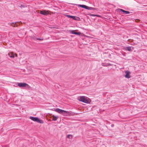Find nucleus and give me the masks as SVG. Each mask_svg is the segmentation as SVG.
<instances>
[{
	"instance_id": "nucleus-1",
	"label": "nucleus",
	"mask_w": 147,
	"mask_h": 147,
	"mask_svg": "<svg viewBox=\"0 0 147 147\" xmlns=\"http://www.w3.org/2000/svg\"><path fill=\"white\" fill-rule=\"evenodd\" d=\"M55 111L60 114H63L64 115L66 116L67 115H69L70 114V113L68 111H65L59 108L56 109Z\"/></svg>"
},
{
	"instance_id": "nucleus-2",
	"label": "nucleus",
	"mask_w": 147,
	"mask_h": 147,
	"mask_svg": "<svg viewBox=\"0 0 147 147\" xmlns=\"http://www.w3.org/2000/svg\"><path fill=\"white\" fill-rule=\"evenodd\" d=\"M78 99L80 101L86 103H89L88 100L85 96H80L78 98Z\"/></svg>"
},
{
	"instance_id": "nucleus-3",
	"label": "nucleus",
	"mask_w": 147,
	"mask_h": 147,
	"mask_svg": "<svg viewBox=\"0 0 147 147\" xmlns=\"http://www.w3.org/2000/svg\"><path fill=\"white\" fill-rule=\"evenodd\" d=\"M49 11L48 10H44L40 11V13L45 16L48 15L49 14Z\"/></svg>"
},
{
	"instance_id": "nucleus-4",
	"label": "nucleus",
	"mask_w": 147,
	"mask_h": 147,
	"mask_svg": "<svg viewBox=\"0 0 147 147\" xmlns=\"http://www.w3.org/2000/svg\"><path fill=\"white\" fill-rule=\"evenodd\" d=\"M18 86L19 87H25L28 85L25 83H18Z\"/></svg>"
},
{
	"instance_id": "nucleus-5",
	"label": "nucleus",
	"mask_w": 147,
	"mask_h": 147,
	"mask_svg": "<svg viewBox=\"0 0 147 147\" xmlns=\"http://www.w3.org/2000/svg\"><path fill=\"white\" fill-rule=\"evenodd\" d=\"M125 77L126 78H130L131 76L130 75V72L129 71H126L125 72Z\"/></svg>"
},
{
	"instance_id": "nucleus-6",
	"label": "nucleus",
	"mask_w": 147,
	"mask_h": 147,
	"mask_svg": "<svg viewBox=\"0 0 147 147\" xmlns=\"http://www.w3.org/2000/svg\"><path fill=\"white\" fill-rule=\"evenodd\" d=\"M29 118L32 121L36 122H37L38 119V118L37 117H33L32 116H30Z\"/></svg>"
},
{
	"instance_id": "nucleus-7",
	"label": "nucleus",
	"mask_w": 147,
	"mask_h": 147,
	"mask_svg": "<svg viewBox=\"0 0 147 147\" xmlns=\"http://www.w3.org/2000/svg\"><path fill=\"white\" fill-rule=\"evenodd\" d=\"M71 33L73 34L77 35H80L81 34V33L80 32H77L75 31L74 30H72L71 32Z\"/></svg>"
},
{
	"instance_id": "nucleus-8",
	"label": "nucleus",
	"mask_w": 147,
	"mask_h": 147,
	"mask_svg": "<svg viewBox=\"0 0 147 147\" xmlns=\"http://www.w3.org/2000/svg\"><path fill=\"white\" fill-rule=\"evenodd\" d=\"M78 6L79 7H81L82 8H84L86 9H88V6H87L86 5H78Z\"/></svg>"
},
{
	"instance_id": "nucleus-9",
	"label": "nucleus",
	"mask_w": 147,
	"mask_h": 147,
	"mask_svg": "<svg viewBox=\"0 0 147 147\" xmlns=\"http://www.w3.org/2000/svg\"><path fill=\"white\" fill-rule=\"evenodd\" d=\"M66 16L69 18H71L75 20H77L76 17L74 16H70L69 15H66Z\"/></svg>"
},
{
	"instance_id": "nucleus-10",
	"label": "nucleus",
	"mask_w": 147,
	"mask_h": 147,
	"mask_svg": "<svg viewBox=\"0 0 147 147\" xmlns=\"http://www.w3.org/2000/svg\"><path fill=\"white\" fill-rule=\"evenodd\" d=\"M119 10L123 12L125 14H129L130 13V12L128 11H126L124 10H123L122 9H119Z\"/></svg>"
},
{
	"instance_id": "nucleus-11",
	"label": "nucleus",
	"mask_w": 147,
	"mask_h": 147,
	"mask_svg": "<svg viewBox=\"0 0 147 147\" xmlns=\"http://www.w3.org/2000/svg\"><path fill=\"white\" fill-rule=\"evenodd\" d=\"M9 56L11 58H14V54L13 53H10L8 54Z\"/></svg>"
},
{
	"instance_id": "nucleus-12",
	"label": "nucleus",
	"mask_w": 147,
	"mask_h": 147,
	"mask_svg": "<svg viewBox=\"0 0 147 147\" xmlns=\"http://www.w3.org/2000/svg\"><path fill=\"white\" fill-rule=\"evenodd\" d=\"M125 49L129 51H131V47H125Z\"/></svg>"
},
{
	"instance_id": "nucleus-13",
	"label": "nucleus",
	"mask_w": 147,
	"mask_h": 147,
	"mask_svg": "<svg viewBox=\"0 0 147 147\" xmlns=\"http://www.w3.org/2000/svg\"><path fill=\"white\" fill-rule=\"evenodd\" d=\"M88 9V10H96V8H95L88 7V9Z\"/></svg>"
},
{
	"instance_id": "nucleus-14",
	"label": "nucleus",
	"mask_w": 147,
	"mask_h": 147,
	"mask_svg": "<svg viewBox=\"0 0 147 147\" xmlns=\"http://www.w3.org/2000/svg\"><path fill=\"white\" fill-rule=\"evenodd\" d=\"M37 122L41 124H42L44 123L43 121L42 120L38 118V119Z\"/></svg>"
},
{
	"instance_id": "nucleus-15",
	"label": "nucleus",
	"mask_w": 147,
	"mask_h": 147,
	"mask_svg": "<svg viewBox=\"0 0 147 147\" xmlns=\"http://www.w3.org/2000/svg\"><path fill=\"white\" fill-rule=\"evenodd\" d=\"M57 117L56 116H54L52 119V120L53 121H55L57 120Z\"/></svg>"
},
{
	"instance_id": "nucleus-16",
	"label": "nucleus",
	"mask_w": 147,
	"mask_h": 147,
	"mask_svg": "<svg viewBox=\"0 0 147 147\" xmlns=\"http://www.w3.org/2000/svg\"><path fill=\"white\" fill-rule=\"evenodd\" d=\"M35 40H43V38L41 39V38H36V39H35Z\"/></svg>"
},
{
	"instance_id": "nucleus-17",
	"label": "nucleus",
	"mask_w": 147,
	"mask_h": 147,
	"mask_svg": "<svg viewBox=\"0 0 147 147\" xmlns=\"http://www.w3.org/2000/svg\"><path fill=\"white\" fill-rule=\"evenodd\" d=\"M71 136V135H67V138H69V136Z\"/></svg>"
},
{
	"instance_id": "nucleus-18",
	"label": "nucleus",
	"mask_w": 147,
	"mask_h": 147,
	"mask_svg": "<svg viewBox=\"0 0 147 147\" xmlns=\"http://www.w3.org/2000/svg\"><path fill=\"white\" fill-rule=\"evenodd\" d=\"M91 16H95V15H94V14H92L91 15Z\"/></svg>"
},
{
	"instance_id": "nucleus-19",
	"label": "nucleus",
	"mask_w": 147,
	"mask_h": 147,
	"mask_svg": "<svg viewBox=\"0 0 147 147\" xmlns=\"http://www.w3.org/2000/svg\"><path fill=\"white\" fill-rule=\"evenodd\" d=\"M13 22H12V23H10V25H12V24H13Z\"/></svg>"
},
{
	"instance_id": "nucleus-20",
	"label": "nucleus",
	"mask_w": 147,
	"mask_h": 147,
	"mask_svg": "<svg viewBox=\"0 0 147 147\" xmlns=\"http://www.w3.org/2000/svg\"><path fill=\"white\" fill-rule=\"evenodd\" d=\"M102 65L103 66H106V65H104L103 63H102Z\"/></svg>"
},
{
	"instance_id": "nucleus-21",
	"label": "nucleus",
	"mask_w": 147,
	"mask_h": 147,
	"mask_svg": "<svg viewBox=\"0 0 147 147\" xmlns=\"http://www.w3.org/2000/svg\"><path fill=\"white\" fill-rule=\"evenodd\" d=\"M113 125H111L112 127H113Z\"/></svg>"
},
{
	"instance_id": "nucleus-22",
	"label": "nucleus",
	"mask_w": 147,
	"mask_h": 147,
	"mask_svg": "<svg viewBox=\"0 0 147 147\" xmlns=\"http://www.w3.org/2000/svg\"><path fill=\"white\" fill-rule=\"evenodd\" d=\"M15 55H16V54H15Z\"/></svg>"
}]
</instances>
